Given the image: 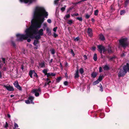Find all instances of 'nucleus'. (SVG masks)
Wrapping results in <instances>:
<instances>
[{
    "instance_id": "nucleus-1",
    "label": "nucleus",
    "mask_w": 129,
    "mask_h": 129,
    "mask_svg": "<svg viewBox=\"0 0 129 129\" xmlns=\"http://www.w3.org/2000/svg\"><path fill=\"white\" fill-rule=\"evenodd\" d=\"M48 15V13L44 7L39 6L36 7L33 11V19L31 21V25L26 29L25 31V34H18L16 35L17 40L21 41L28 38H33L34 35L37 34L42 36L44 33L43 29H41L38 30V29L41 28L45 18H47Z\"/></svg>"
},
{
    "instance_id": "nucleus-2",
    "label": "nucleus",
    "mask_w": 129,
    "mask_h": 129,
    "mask_svg": "<svg viewBox=\"0 0 129 129\" xmlns=\"http://www.w3.org/2000/svg\"><path fill=\"white\" fill-rule=\"evenodd\" d=\"M128 71L129 73V63H127L126 65H124L123 69H120L118 73V76L120 77L124 76L127 72Z\"/></svg>"
},
{
    "instance_id": "nucleus-3",
    "label": "nucleus",
    "mask_w": 129,
    "mask_h": 129,
    "mask_svg": "<svg viewBox=\"0 0 129 129\" xmlns=\"http://www.w3.org/2000/svg\"><path fill=\"white\" fill-rule=\"evenodd\" d=\"M119 42L120 45L124 49L128 45L126 38H123L120 39Z\"/></svg>"
},
{
    "instance_id": "nucleus-4",
    "label": "nucleus",
    "mask_w": 129,
    "mask_h": 129,
    "mask_svg": "<svg viewBox=\"0 0 129 129\" xmlns=\"http://www.w3.org/2000/svg\"><path fill=\"white\" fill-rule=\"evenodd\" d=\"M98 48L99 50V51L101 53H103L104 54H106V52L107 51V50L104 46L99 45L98 46Z\"/></svg>"
},
{
    "instance_id": "nucleus-5",
    "label": "nucleus",
    "mask_w": 129,
    "mask_h": 129,
    "mask_svg": "<svg viewBox=\"0 0 129 129\" xmlns=\"http://www.w3.org/2000/svg\"><path fill=\"white\" fill-rule=\"evenodd\" d=\"M34 98L32 96H29L28 98V100L25 101V103L27 104H29L30 103L34 104V103L33 102V100L34 99Z\"/></svg>"
},
{
    "instance_id": "nucleus-6",
    "label": "nucleus",
    "mask_w": 129,
    "mask_h": 129,
    "mask_svg": "<svg viewBox=\"0 0 129 129\" xmlns=\"http://www.w3.org/2000/svg\"><path fill=\"white\" fill-rule=\"evenodd\" d=\"M35 0H19L21 3L28 4V5L31 4Z\"/></svg>"
},
{
    "instance_id": "nucleus-7",
    "label": "nucleus",
    "mask_w": 129,
    "mask_h": 129,
    "mask_svg": "<svg viewBox=\"0 0 129 129\" xmlns=\"http://www.w3.org/2000/svg\"><path fill=\"white\" fill-rule=\"evenodd\" d=\"M4 87H5L6 89L9 91H12L14 90V89L13 87L10 85H4Z\"/></svg>"
},
{
    "instance_id": "nucleus-8",
    "label": "nucleus",
    "mask_w": 129,
    "mask_h": 129,
    "mask_svg": "<svg viewBox=\"0 0 129 129\" xmlns=\"http://www.w3.org/2000/svg\"><path fill=\"white\" fill-rule=\"evenodd\" d=\"M15 87L20 90H22L21 87L19 85L17 81H15L13 83Z\"/></svg>"
},
{
    "instance_id": "nucleus-9",
    "label": "nucleus",
    "mask_w": 129,
    "mask_h": 129,
    "mask_svg": "<svg viewBox=\"0 0 129 129\" xmlns=\"http://www.w3.org/2000/svg\"><path fill=\"white\" fill-rule=\"evenodd\" d=\"M34 45L36 46V47L35 48V49H37L38 47L40 46L39 43V41L38 40H34L33 43Z\"/></svg>"
},
{
    "instance_id": "nucleus-10",
    "label": "nucleus",
    "mask_w": 129,
    "mask_h": 129,
    "mask_svg": "<svg viewBox=\"0 0 129 129\" xmlns=\"http://www.w3.org/2000/svg\"><path fill=\"white\" fill-rule=\"evenodd\" d=\"M87 32L89 36L90 37H91L93 35L92 31L91 28H88Z\"/></svg>"
},
{
    "instance_id": "nucleus-11",
    "label": "nucleus",
    "mask_w": 129,
    "mask_h": 129,
    "mask_svg": "<svg viewBox=\"0 0 129 129\" xmlns=\"http://www.w3.org/2000/svg\"><path fill=\"white\" fill-rule=\"evenodd\" d=\"M45 62L43 61L39 63V66L41 68H44L45 67Z\"/></svg>"
},
{
    "instance_id": "nucleus-12",
    "label": "nucleus",
    "mask_w": 129,
    "mask_h": 129,
    "mask_svg": "<svg viewBox=\"0 0 129 129\" xmlns=\"http://www.w3.org/2000/svg\"><path fill=\"white\" fill-rule=\"evenodd\" d=\"M55 75V74L53 73H48L47 74V77L50 76H54Z\"/></svg>"
},
{
    "instance_id": "nucleus-13",
    "label": "nucleus",
    "mask_w": 129,
    "mask_h": 129,
    "mask_svg": "<svg viewBox=\"0 0 129 129\" xmlns=\"http://www.w3.org/2000/svg\"><path fill=\"white\" fill-rule=\"evenodd\" d=\"M34 73H35L34 70H31L29 72V75L31 78H32V75L34 74Z\"/></svg>"
},
{
    "instance_id": "nucleus-14",
    "label": "nucleus",
    "mask_w": 129,
    "mask_h": 129,
    "mask_svg": "<svg viewBox=\"0 0 129 129\" xmlns=\"http://www.w3.org/2000/svg\"><path fill=\"white\" fill-rule=\"evenodd\" d=\"M79 77V72L78 70H77L76 71L75 73V74L74 78H78Z\"/></svg>"
},
{
    "instance_id": "nucleus-15",
    "label": "nucleus",
    "mask_w": 129,
    "mask_h": 129,
    "mask_svg": "<svg viewBox=\"0 0 129 129\" xmlns=\"http://www.w3.org/2000/svg\"><path fill=\"white\" fill-rule=\"evenodd\" d=\"M103 69L104 70H108L110 69L109 67L107 65H106L104 66Z\"/></svg>"
},
{
    "instance_id": "nucleus-16",
    "label": "nucleus",
    "mask_w": 129,
    "mask_h": 129,
    "mask_svg": "<svg viewBox=\"0 0 129 129\" xmlns=\"http://www.w3.org/2000/svg\"><path fill=\"white\" fill-rule=\"evenodd\" d=\"M99 39L102 41H104L105 39V37L102 34H100L99 35Z\"/></svg>"
},
{
    "instance_id": "nucleus-17",
    "label": "nucleus",
    "mask_w": 129,
    "mask_h": 129,
    "mask_svg": "<svg viewBox=\"0 0 129 129\" xmlns=\"http://www.w3.org/2000/svg\"><path fill=\"white\" fill-rule=\"evenodd\" d=\"M97 75V73L95 72H93L91 74V77L93 78H95Z\"/></svg>"
},
{
    "instance_id": "nucleus-18",
    "label": "nucleus",
    "mask_w": 129,
    "mask_h": 129,
    "mask_svg": "<svg viewBox=\"0 0 129 129\" xmlns=\"http://www.w3.org/2000/svg\"><path fill=\"white\" fill-rule=\"evenodd\" d=\"M112 48L109 45L108 46V51L109 53H111L112 52Z\"/></svg>"
},
{
    "instance_id": "nucleus-19",
    "label": "nucleus",
    "mask_w": 129,
    "mask_h": 129,
    "mask_svg": "<svg viewBox=\"0 0 129 129\" xmlns=\"http://www.w3.org/2000/svg\"><path fill=\"white\" fill-rule=\"evenodd\" d=\"M32 92L35 93V95L36 96L38 97L39 96V92H37L36 91H34L33 90H32Z\"/></svg>"
},
{
    "instance_id": "nucleus-20",
    "label": "nucleus",
    "mask_w": 129,
    "mask_h": 129,
    "mask_svg": "<svg viewBox=\"0 0 129 129\" xmlns=\"http://www.w3.org/2000/svg\"><path fill=\"white\" fill-rule=\"evenodd\" d=\"M114 6L113 4H112L110 6V11L111 12L115 10L113 8Z\"/></svg>"
},
{
    "instance_id": "nucleus-21",
    "label": "nucleus",
    "mask_w": 129,
    "mask_h": 129,
    "mask_svg": "<svg viewBox=\"0 0 129 129\" xmlns=\"http://www.w3.org/2000/svg\"><path fill=\"white\" fill-rule=\"evenodd\" d=\"M33 90L34 91H36L37 92H41V89L40 88H39L38 89H33Z\"/></svg>"
},
{
    "instance_id": "nucleus-22",
    "label": "nucleus",
    "mask_w": 129,
    "mask_h": 129,
    "mask_svg": "<svg viewBox=\"0 0 129 129\" xmlns=\"http://www.w3.org/2000/svg\"><path fill=\"white\" fill-rule=\"evenodd\" d=\"M35 37V38L36 39V40H39L41 38V36L38 35L36 36H35V37L34 36V37L33 38H34Z\"/></svg>"
},
{
    "instance_id": "nucleus-23",
    "label": "nucleus",
    "mask_w": 129,
    "mask_h": 129,
    "mask_svg": "<svg viewBox=\"0 0 129 129\" xmlns=\"http://www.w3.org/2000/svg\"><path fill=\"white\" fill-rule=\"evenodd\" d=\"M93 59L95 61H96L97 60V54L96 53H95L94 54V56L93 57Z\"/></svg>"
},
{
    "instance_id": "nucleus-24",
    "label": "nucleus",
    "mask_w": 129,
    "mask_h": 129,
    "mask_svg": "<svg viewBox=\"0 0 129 129\" xmlns=\"http://www.w3.org/2000/svg\"><path fill=\"white\" fill-rule=\"evenodd\" d=\"M100 82V81L98 80H97L96 81H95L93 83V85H95L98 83H99Z\"/></svg>"
},
{
    "instance_id": "nucleus-25",
    "label": "nucleus",
    "mask_w": 129,
    "mask_h": 129,
    "mask_svg": "<svg viewBox=\"0 0 129 129\" xmlns=\"http://www.w3.org/2000/svg\"><path fill=\"white\" fill-rule=\"evenodd\" d=\"M129 2V0H126L125 3V7H126Z\"/></svg>"
},
{
    "instance_id": "nucleus-26",
    "label": "nucleus",
    "mask_w": 129,
    "mask_h": 129,
    "mask_svg": "<svg viewBox=\"0 0 129 129\" xmlns=\"http://www.w3.org/2000/svg\"><path fill=\"white\" fill-rule=\"evenodd\" d=\"M62 78L61 77H59L56 79V81L58 83L61 79Z\"/></svg>"
},
{
    "instance_id": "nucleus-27",
    "label": "nucleus",
    "mask_w": 129,
    "mask_h": 129,
    "mask_svg": "<svg viewBox=\"0 0 129 129\" xmlns=\"http://www.w3.org/2000/svg\"><path fill=\"white\" fill-rule=\"evenodd\" d=\"M47 69H44L43 71V72L45 74V75H47Z\"/></svg>"
},
{
    "instance_id": "nucleus-28",
    "label": "nucleus",
    "mask_w": 129,
    "mask_h": 129,
    "mask_svg": "<svg viewBox=\"0 0 129 129\" xmlns=\"http://www.w3.org/2000/svg\"><path fill=\"white\" fill-rule=\"evenodd\" d=\"M99 87L100 88V90L101 92H102L103 91V87L101 84H100Z\"/></svg>"
},
{
    "instance_id": "nucleus-29",
    "label": "nucleus",
    "mask_w": 129,
    "mask_h": 129,
    "mask_svg": "<svg viewBox=\"0 0 129 129\" xmlns=\"http://www.w3.org/2000/svg\"><path fill=\"white\" fill-rule=\"evenodd\" d=\"M67 23L70 25H71L73 23V21L72 20H68Z\"/></svg>"
},
{
    "instance_id": "nucleus-30",
    "label": "nucleus",
    "mask_w": 129,
    "mask_h": 129,
    "mask_svg": "<svg viewBox=\"0 0 129 129\" xmlns=\"http://www.w3.org/2000/svg\"><path fill=\"white\" fill-rule=\"evenodd\" d=\"M73 7H71L69 8L67 10V13H69V12H70L71 10H72L73 9Z\"/></svg>"
},
{
    "instance_id": "nucleus-31",
    "label": "nucleus",
    "mask_w": 129,
    "mask_h": 129,
    "mask_svg": "<svg viewBox=\"0 0 129 129\" xmlns=\"http://www.w3.org/2000/svg\"><path fill=\"white\" fill-rule=\"evenodd\" d=\"M120 12V15H124L125 12L124 10H121Z\"/></svg>"
},
{
    "instance_id": "nucleus-32",
    "label": "nucleus",
    "mask_w": 129,
    "mask_h": 129,
    "mask_svg": "<svg viewBox=\"0 0 129 129\" xmlns=\"http://www.w3.org/2000/svg\"><path fill=\"white\" fill-rule=\"evenodd\" d=\"M66 7V6L64 5V7H62L61 8V10L62 12L64 11L65 10Z\"/></svg>"
},
{
    "instance_id": "nucleus-33",
    "label": "nucleus",
    "mask_w": 129,
    "mask_h": 129,
    "mask_svg": "<svg viewBox=\"0 0 129 129\" xmlns=\"http://www.w3.org/2000/svg\"><path fill=\"white\" fill-rule=\"evenodd\" d=\"M79 72L81 74H82L84 72V70L82 68H81L79 70Z\"/></svg>"
},
{
    "instance_id": "nucleus-34",
    "label": "nucleus",
    "mask_w": 129,
    "mask_h": 129,
    "mask_svg": "<svg viewBox=\"0 0 129 129\" xmlns=\"http://www.w3.org/2000/svg\"><path fill=\"white\" fill-rule=\"evenodd\" d=\"M51 81H49V82H46L45 83V84L44 85V86L45 87L47 85H49V84L50 83H51Z\"/></svg>"
},
{
    "instance_id": "nucleus-35",
    "label": "nucleus",
    "mask_w": 129,
    "mask_h": 129,
    "mask_svg": "<svg viewBox=\"0 0 129 129\" xmlns=\"http://www.w3.org/2000/svg\"><path fill=\"white\" fill-rule=\"evenodd\" d=\"M76 19L80 21H82L83 19L81 17H77Z\"/></svg>"
},
{
    "instance_id": "nucleus-36",
    "label": "nucleus",
    "mask_w": 129,
    "mask_h": 129,
    "mask_svg": "<svg viewBox=\"0 0 129 129\" xmlns=\"http://www.w3.org/2000/svg\"><path fill=\"white\" fill-rule=\"evenodd\" d=\"M98 12H99V11L98 10H96L94 11V15L95 16L97 15L98 14Z\"/></svg>"
},
{
    "instance_id": "nucleus-37",
    "label": "nucleus",
    "mask_w": 129,
    "mask_h": 129,
    "mask_svg": "<svg viewBox=\"0 0 129 129\" xmlns=\"http://www.w3.org/2000/svg\"><path fill=\"white\" fill-rule=\"evenodd\" d=\"M14 127L15 128H17L18 127V125L17 123L15 122L14 123Z\"/></svg>"
},
{
    "instance_id": "nucleus-38",
    "label": "nucleus",
    "mask_w": 129,
    "mask_h": 129,
    "mask_svg": "<svg viewBox=\"0 0 129 129\" xmlns=\"http://www.w3.org/2000/svg\"><path fill=\"white\" fill-rule=\"evenodd\" d=\"M102 77L101 76H100L99 77L98 79H97L98 80L100 81V82L101 80H102Z\"/></svg>"
},
{
    "instance_id": "nucleus-39",
    "label": "nucleus",
    "mask_w": 129,
    "mask_h": 129,
    "mask_svg": "<svg viewBox=\"0 0 129 129\" xmlns=\"http://www.w3.org/2000/svg\"><path fill=\"white\" fill-rule=\"evenodd\" d=\"M46 31L47 33H48V34L51 35V31L48 28H47L46 29Z\"/></svg>"
},
{
    "instance_id": "nucleus-40",
    "label": "nucleus",
    "mask_w": 129,
    "mask_h": 129,
    "mask_svg": "<svg viewBox=\"0 0 129 129\" xmlns=\"http://www.w3.org/2000/svg\"><path fill=\"white\" fill-rule=\"evenodd\" d=\"M79 37H77L74 39V40L75 41H77L79 40Z\"/></svg>"
},
{
    "instance_id": "nucleus-41",
    "label": "nucleus",
    "mask_w": 129,
    "mask_h": 129,
    "mask_svg": "<svg viewBox=\"0 0 129 129\" xmlns=\"http://www.w3.org/2000/svg\"><path fill=\"white\" fill-rule=\"evenodd\" d=\"M66 17V18H68L70 17V15L69 14H68L66 15L64 17Z\"/></svg>"
},
{
    "instance_id": "nucleus-42",
    "label": "nucleus",
    "mask_w": 129,
    "mask_h": 129,
    "mask_svg": "<svg viewBox=\"0 0 129 129\" xmlns=\"http://www.w3.org/2000/svg\"><path fill=\"white\" fill-rule=\"evenodd\" d=\"M11 44L12 45L15 47H16V44L13 41H11Z\"/></svg>"
},
{
    "instance_id": "nucleus-43",
    "label": "nucleus",
    "mask_w": 129,
    "mask_h": 129,
    "mask_svg": "<svg viewBox=\"0 0 129 129\" xmlns=\"http://www.w3.org/2000/svg\"><path fill=\"white\" fill-rule=\"evenodd\" d=\"M51 53L52 54H54L55 53V50L54 49H52L50 50Z\"/></svg>"
},
{
    "instance_id": "nucleus-44",
    "label": "nucleus",
    "mask_w": 129,
    "mask_h": 129,
    "mask_svg": "<svg viewBox=\"0 0 129 129\" xmlns=\"http://www.w3.org/2000/svg\"><path fill=\"white\" fill-rule=\"evenodd\" d=\"M8 126V124L7 122H6V124L5 126V127L7 128Z\"/></svg>"
},
{
    "instance_id": "nucleus-45",
    "label": "nucleus",
    "mask_w": 129,
    "mask_h": 129,
    "mask_svg": "<svg viewBox=\"0 0 129 129\" xmlns=\"http://www.w3.org/2000/svg\"><path fill=\"white\" fill-rule=\"evenodd\" d=\"M43 28L44 29L45 28V27H47V24L46 23H44L43 24Z\"/></svg>"
},
{
    "instance_id": "nucleus-46",
    "label": "nucleus",
    "mask_w": 129,
    "mask_h": 129,
    "mask_svg": "<svg viewBox=\"0 0 129 129\" xmlns=\"http://www.w3.org/2000/svg\"><path fill=\"white\" fill-rule=\"evenodd\" d=\"M79 14L78 13L74 14H71V16L72 17H74V16H77Z\"/></svg>"
},
{
    "instance_id": "nucleus-47",
    "label": "nucleus",
    "mask_w": 129,
    "mask_h": 129,
    "mask_svg": "<svg viewBox=\"0 0 129 129\" xmlns=\"http://www.w3.org/2000/svg\"><path fill=\"white\" fill-rule=\"evenodd\" d=\"M68 82L67 81H65L64 82V85L65 86H67L68 85Z\"/></svg>"
},
{
    "instance_id": "nucleus-48",
    "label": "nucleus",
    "mask_w": 129,
    "mask_h": 129,
    "mask_svg": "<svg viewBox=\"0 0 129 129\" xmlns=\"http://www.w3.org/2000/svg\"><path fill=\"white\" fill-rule=\"evenodd\" d=\"M90 16L88 14H86L85 15V18L86 19H88L89 18Z\"/></svg>"
},
{
    "instance_id": "nucleus-49",
    "label": "nucleus",
    "mask_w": 129,
    "mask_h": 129,
    "mask_svg": "<svg viewBox=\"0 0 129 129\" xmlns=\"http://www.w3.org/2000/svg\"><path fill=\"white\" fill-rule=\"evenodd\" d=\"M47 22L49 23H51V20L50 19H48L47 20Z\"/></svg>"
},
{
    "instance_id": "nucleus-50",
    "label": "nucleus",
    "mask_w": 129,
    "mask_h": 129,
    "mask_svg": "<svg viewBox=\"0 0 129 129\" xmlns=\"http://www.w3.org/2000/svg\"><path fill=\"white\" fill-rule=\"evenodd\" d=\"M58 35L56 34L55 32H54L53 33V36L54 37H56Z\"/></svg>"
},
{
    "instance_id": "nucleus-51",
    "label": "nucleus",
    "mask_w": 129,
    "mask_h": 129,
    "mask_svg": "<svg viewBox=\"0 0 129 129\" xmlns=\"http://www.w3.org/2000/svg\"><path fill=\"white\" fill-rule=\"evenodd\" d=\"M59 0H55L54 1V4L55 5H57V2Z\"/></svg>"
},
{
    "instance_id": "nucleus-52",
    "label": "nucleus",
    "mask_w": 129,
    "mask_h": 129,
    "mask_svg": "<svg viewBox=\"0 0 129 129\" xmlns=\"http://www.w3.org/2000/svg\"><path fill=\"white\" fill-rule=\"evenodd\" d=\"M102 71V68L101 67H100L99 68V72H101Z\"/></svg>"
},
{
    "instance_id": "nucleus-53",
    "label": "nucleus",
    "mask_w": 129,
    "mask_h": 129,
    "mask_svg": "<svg viewBox=\"0 0 129 129\" xmlns=\"http://www.w3.org/2000/svg\"><path fill=\"white\" fill-rule=\"evenodd\" d=\"M57 28V27H55L53 29V30L55 32L56 31V30Z\"/></svg>"
},
{
    "instance_id": "nucleus-54",
    "label": "nucleus",
    "mask_w": 129,
    "mask_h": 129,
    "mask_svg": "<svg viewBox=\"0 0 129 129\" xmlns=\"http://www.w3.org/2000/svg\"><path fill=\"white\" fill-rule=\"evenodd\" d=\"M71 53L72 55H73V56H74V55H75V54L74 52V51H73V50L72 49L71 50Z\"/></svg>"
},
{
    "instance_id": "nucleus-55",
    "label": "nucleus",
    "mask_w": 129,
    "mask_h": 129,
    "mask_svg": "<svg viewBox=\"0 0 129 129\" xmlns=\"http://www.w3.org/2000/svg\"><path fill=\"white\" fill-rule=\"evenodd\" d=\"M34 76L36 77H38V75H37V73H36L35 72V73H34Z\"/></svg>"
},
{
    "instance_id": "nucleus-56",
    "label": "nucleus",
    "mask_w": 129,
    "mask_h": 129,
    "mask_svg": "<svg viewBox=\"0 0 129 129\" xmlns=\"http://www.w3.org/2000/svg\"><path fill=\"white\" fill-rule=\"evenodd\" d=\"M2 60L3 61V62L4 63H5V58H2Z\"/></svg>"
},
{
    "instance_id": "nucleus-57",
    "label": "nucleus",
    "mask_w": 129,
    "mask_h": 129,
    "mask_svg": "<svg viewBox=\"0 0 129 129\" xmlns=\"http://www.w3.org/2000/svg\"><path fill=\"white\" fill-rule=\"evenodd\" d=\"M60 69L61 70H63L62 66V64L61 63H60Z\"/></svg>"
},
{
    "instance_id": "nucleus-58",
    "label": "nucleus",
    "mask_w": 129,
    "mask_h": 129,
    "mask_svg": "<svg viewBox=\"0 0 129 129\" xmlns=\"http://www.w3.org/2000/svg\"><path fill=\"white\" fill-rule=\"evenodd\" d=\"M46 81H47V82H49V81H51L48 78H47L46 79Z\"/></svg>"
},
{
    "instance_id": "nucleus-59",
    "label": "nucleus",
    "mask_w": 129,
    "mask_h": 129,
    "mask_svg": "<svg viewBox=\"0 0 129 129\" xmlns=\"http://www.w3.org/2000/svg\"><path fill=\"white\" fill-rule=\"evenodd\" d=\"M65 66L66 67H67L68 66V63L67 62H66L65 63Z\"/></svg>"
},
{
    "instance_id": "nucleus-60",
    "label": "nucleus",
    "mask_w": 129,
    "mask_h": 129,
    "mask_svg": "<svg viewBox=\"0 0 129 129\" xmlns=\"http://www.w3.org/2000/svg\"><path fill=\"white\" fill-rule=\"evenodd\" d=\"M125 55L124 53H123L121 55V56L122 57L124 56H125Z\"/></svg>"
},
{
    "instance_id": "nucleus-61",
    "label": "nucleus",
    "mask_w": 129,
    "mask_h": 129,
    "mask_svg": "<svg viewBox=\"0 0 129 129\" xmlns=\"http://www.w3.org/2000/svg\"><path fill=\"white\" fill-rule=\"evenodd\" d=\"M31 40L30 39H28L27 40V41L28 42H30L31 41Z\"/></svg>"
},
{
    "instance_id": "nucleus-62",
    "label": "nucleus",
    "mask_w": 129,
    "mask_h": 129,
    "mask_svg": "<svg viewBox=\"0 0 129 129\" xmlns=\"http://www.w3.org/2000/svg\"><path fill=\"white\" fill-rule=\"evenodd\" d=\"M6 70H7V69L6 67H4L3 68V71H6Z\"/></svg>"
},
{
    "instance_id": "nucleus-63",
    "label": "nucleus",
    "mask_w": 129,
    "mask_h": 129,
    "mask_svg": "<svg viewBox=\"0 0 129 129\" xmlns=\"http://www.w3.org/2000/svg\"><path fill=\"white\" fill-rule=\"evenodd\" d=\"M21 69L23 70L24 69V67L23 65H22L21 67Z\"/></svg>"
},
{
    "instance_id": "nucleus-64",
    "label": "nucleus",
    "mask_w": 129,
    "mask_h": 129,
    "mask_svg": "<svg viewBox=\"0 0 129 129\" xmlns=\"http://www.w3.org/2000/svg\"><path fill=\"white\" fill-rule=\"evenodd\" d=\"M96 48L95 47H92V50H93L94 51L95 50Z\"/></svg>"
}]
</instances>
